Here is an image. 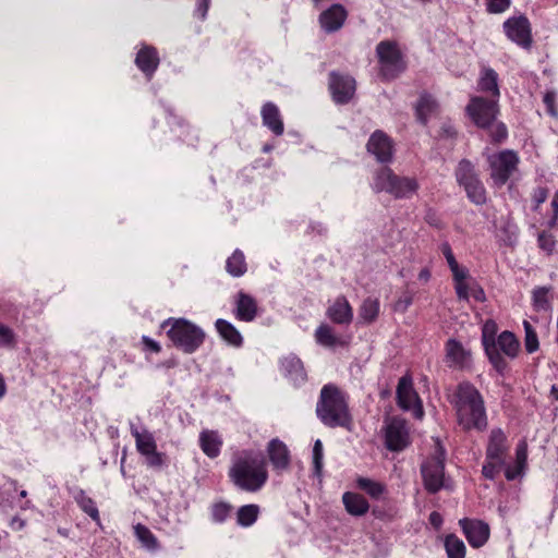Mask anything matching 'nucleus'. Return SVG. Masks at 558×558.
I'll list each match as a JSON object with an SVG mask.
<instances>
[{"mask_svg": "<svg viewBox=\"0 0 558 558\" xmlns=\"http://www.w3.org/2000/svg\"><path fill=\"white\" fill-rule=\"evenodd\" d=\"M457 421L464 430H483L487 426V416L484 400L480 391L469 383L458 386L452 400Z\"/></svg>", "mask_w": 558, "mask_h": 558, "instance_id": "nucleus-1", "label": "nucleus"}, {"mask_svg": "<svg viewBox=\"0 0 558 558\" xmlns=\"http://www.w3.org/2000/svg\"><path fill=\"white\" fill-rule=\"evenodd\" d=\"M229 476L239 489L258 492L268 480L266 461L259 454L243 452L233 460Z\"/></svg>", "mask_w": 558, "mask_h": 558, "instance_id": "nucleus-2", "label": "nucleus"}, {"mask_svg": "<svg viewBox=\"0 0 558 558\" xmlns=\"http://www.w3.org/2000/svg\"><path fill=\"white\" fill-rule=\"evenodd\" d=\"M316 413L328 427L350 428L352 423L347 398L335 385H325L322 388Z\"/></svg>", "mask_w": 558, "mask_h": 558, "instance_id": "nucleus-3", "label": "nucleus"}, {"mask_svg": "<svg viewBox=\"0 0 558 558\" xmlns=\"http://www.w3.org/2000/svg\"><path fill=\"white\" fill-rule=\"evenodd\" d=\"M161 327L168 328L167 335L173 345L187 354L195 352L205 339L203 329L185 318H168Z\"/></svg>", "mask_w": 558, "mask_h": 558, "instance_id": "nucleus-4", "label": "nucleus"}, {"mask_svg": "<svg viewBox=\"0 0 558 558\" xmlns=\"http://www.w3.org/2000/svg\"><path fill=\"white\" fill-rule=\"evenodd\" d=\"M420 184L414 177L397 175L390 168L378 169L373 177L372 189L375 193L385 192L395 198L413 197Z\"/></svg>", "mask_w": 558, "mask_h": 558, "instance_id": "nucleus-5", "label": "nucleus"}, {"mask_svg": "<svg viewBox=\"0 0 558 558\" xmlns=\"http://www.w3.org/2000/svg\"><path fill=\"white\" fill-rule=\"evenodd\" d=\"M376 54L384 77L395 78L405 70V62L396 43L380 41L376 47Z\"/></svg>", "mask_w": 558, "mask_h": 558, "instance_id": "nucleus-6", "label": "nucleus"}, {"mask_svg": "<svg viewBox=\"0 0 558 558\" xmlns=\"http://www.w3.org/2000/svg\"><path fill=\"white\" fill-rule=\"evenodd\" d=\"M490 178L498 186L506 182L517 172L519 157L513 150H502L488 157Z\"/></svg>", "mask_w": 558, "mask_h": 558, "instance_id": "nucleus-7", "label": "nucleus"}, {"mask_svg": "<svg viewBox=\"0 0 558 558\" xmlns=\"http://www.w3.org/2000/svg\"><path fill=\"white\" fill-rule=\"evenodd\" d=\"M445 450L437 444L435 454L422 464L421 472L427 492L437 493L444 486Z\"/></svg>", "mask_w": 558, "mask_h": 558, "instance_id": "nucleus-8", "label": "nucleus"}, {"mask_svg": "<svg viewBox=\"0 0 558 558\" xmlns=\"http://www.w3.org/2000/svg\"><path fill=\"white\" fill-rule=\"evenodd\" d=\"M471 120L482 129L488 128L496 120L498 113V99L472 97L466 107Z\"/></svg>", "mask_w": 558, "mask_h": 558, "instance_id": "nucleus-9", "label": "nucleus"}, {"mask_svg": "<svg viewBox=\"0 0 558 558\" xmlns=\"http://www.w3.org/2000/svg\"><path fill=\"white\" fill-rule=\"evenodd\" d=\"M497 324L493 319L486 320L482 328V342L489 362L499 374H502L506 371L508 364L505 357L501 356L497 350Z\"/></svg>", "mask_w": 558, "mask_h": 558, "instance_id": "nucleus-10", "label": "nucleus"}, {"mask_svg": "<svg viewBox=\"0 0 558 558\" xmlns=\"http://www.w3.org/2000/svg\"><path fill=\"white\" fill-rule=\"evenodd\" d=\"M386 446L391 451H401L409 445V429L404 420L391 417L386 420L385 427Z\"/></svg>", "mask_w": 558, "mask_h": 558, "instance_id": "nucleus-11", "label": "nucleus"}, {"mask_svg": "<svg viewBox=\"0 0 558 558\" xmlns=\"http://www.w3.org/2000/svg\"><path fill=\"white\" fill-rule=\"evenodd\" d=\"M398 405L405 410L412 411L417 418L423 416L422 402L413 388L412 379L409 376H402L397 386Z\"/></svg>", "mask_w": 558, "mask_h": 558, "instance_id": "nucleus-12", "label": "nucleus"}, {"mask_svg": "<svg viewBox=\"0 0 558 558\" xmlns=\"http://www.w3.org/2000/svg\"><path fill=\"white\" fill-rule=\"evenodd\" d=\"M504 31L507 37L522 48H530L532 45L531 24L527 17L521 15L510 17L504 22Z\"/></svg>", "mask_w": 558, "mask_h": 558, "instance_id": "nucleus-13", "label": "nucleus"}, {"mask_svg": "<svg viewBox=\"0 0 558 558\" xmlns=\"http://www.w3.org/2000/svg\"><path fill=\"white\" fill-rule=\"evenodd\" d=\"M367 151L375 157L378 162L388 163L393 157L392 140L383 131H375L366 145Z\"/></svg>", "mask_w": 558, "mask_h": 558, "instance_id": "nucleus-14", "label": "nucleus"}, {"mask_svg": "<svg viewBox=\"0 0 558 558\" xmlns=\"http://www.w3.org/2000/svg\"><path fill=\"white\" fill-rule=\"evenodd\" d=\"M329 88L337 104H347L355 92V81L349 75L330 73Z\"/></svg>", "mask_w": 558, "mask_h": 558, "instance_id": "nucleus-15", "label": "nucleus"}, {"mask_svg": "<svg viewBox=\"0 0 558 558\" xmlns=\"http://www.w3.org/2000/svg\"><path fill=\"white\" fill-rule=\"evenodd\" d=\"M459 523L472 547H482L487 542L489 537L488 524L483 521L469 519H462Z\"/></svg>", "mask_w": 558, "mask_h": 558, "instance_id": "nucleus-16", "label": "nucleus"}, {"mask_svg": "<svg viewBox=\"0 0 558 558\" xmlns=\"http://www.w3.org/2000/svg\"><path fill=\"white\" fill-rule=\"evenodd\" d=\"M348 17V12L341 4H332L319 15L322 28L327 33L339 31Z\"/></svg>", "mask_w": 558, "mask_h": 558, "instance_id": "nucleus-17", "label": "nucleus"}, {"mask_svg": "<svg viewBox=\"0 0 558 558\" xmlns=\"http://www.w3.org/2000/svg\"><path fill=\"white\" fill-rule=\"evenodd\" d=\"M283 376L294 386H301L306 381L307 375L302 361L290 354L280 362Z\"/></svg>", "mask_w": 558, "mask_h": 558, "instance_id": "nucleus-18", "label": "nucleus"}, {"mask_svg": "<svg viewBox=\"0 0 558 558\" xmlns=\"http://www.w3.org/2000/svg\"><path fill=\"white\" fill-rule=\"evenodd\" d=\"M471 354L461 342L449 339L446 343V363L449 367L464 368L469 365Z\"/></svg>", "mask_w": 558, "mask_h": 558, "instance_id": "nucleus-19", "label": "nucleus"}, {"mask_svg": "<svg viewBox=\"0 0 558 558\" xmlns=\"http://www.w3.org/2000/svg\"><path fill=\"white\" fill-rule=\"evenodd\" d=\"M269 460L277 472H282L289 468L290 452L286 444L275 438L267 446Z\"/></svg>", "mask_w": 558, "mask_h": 558, "instance_id": "nucleus-20", "label": "nucleus"}, {"mask_svg": "<svg viewBox=\"0 0 558 558\" xmlns=\"http://www.w3.org/2000/svg\"><path fill=\"white\" fill-rule=\"evenodd\" d=\"M264 126L270 130L275 135L283 134L284 126L279 108L274 102H266L260 110Z\"/></svg>", "mask_w": 558, "mask_h": 558, "instance_id": "nucleus-21", "label": "nucleus"}, {"mask_svg": "<svg viewBox=\"0 0 558 558\" xmlns=\"http://www.w3.org/2000/svg\"><path fill=\"white\" fill-rule=\"evenodd\" d=\"M202 451L210 459H215L220 454L222 447V438L218 432L211 429H203L198 438Z\"/></svg>", "mask_w": 558, "mask_h": 558, "instance_id": "nucleus-22", "label": "nucleus"}, {"mask_svg": "<svg viewBox=\"0 0 558 558\" xmlns=\"http://www.w3.org/2000/svg\"><path fill=\"white\" fill-rule=\"evenodd\" d=\"M135 63L137 68L150 78L159 64L157 50L150 46H143L137 52Z\"/></svg>", "mask_w": 558, "mask_h": 558, "instance_id": "nucleus-23", "label": "nucleus"}, {"mask_svg": "<svg viewBox=\"0 0 558 558\" xmlns=\"http://www.w3.org/2000/svg\"><path fill=\"white\" fill-rule=\"evenodd\" d=\"M508 450L507 437L505 433L497 428L490 432L489 441L486 450L487 459H497L505 461V454Z\"/></svg>", "mask_w": 558, "mask_h": 558, "instance_id": "nucleus-24", "label": "nucleus"}, {"mask_svg": "<svg viewBox=\"0 0 558 558\" xmlns=\"http://www.w3.org/2000/svg\"><path fill=\"white\" fill-rule=\"evenodd\" d=\"M257 314L256 301L248 294L240 292L235 301V317L239 320L252 322Z\"/></svg>", "mask_w": 558, "mask_h": 558, "instance_id": "nucleus-25", "label": "nucleus"}, {"mask_svg": "<svg viewBox=\"0 0 558 558\" xmlns=\"http://www.w3.org/2000/svg\"><path fill=\"white\" fill-rule=\"evenodd\" d=\"M329 318L336 324H349L353 318V311L344 296H339L328 308Z\"/></svg>", "mask_w": 558, "mask_h": 558, "instance_id": "nucleus-26", "label": "nucleus"}, {"mask_svg": "<svg viewBox=\"0 0 558 558\" xmlns=\"http://www.w3.org/2000/svg\"><path fill=\"white\" fill-rule=\"evenodd\" d=\"M342 502L347 512L353 517H362L369 510L367 500L357 493L345 492L342 495Z\"/></svg>", "mask_w": 558, "mask_h": 558, "instance_id": "nucleus-27", "label": "nucleus"}, {"mask_svg": "<svg viewBox=\"0 0 558 558\" xmlns=\"http://www.w3.org/2000/svg\"><path fill=\"white\" fill-rule=\"evenodd\" d=\"M130 429L135 439L136 449L142 456L153 453V451L157 449L154 435L149 430H138L133 423L130 424Z\"/></svg>", "mask_w": 558, "mask_h": 558, "instance_id": "nucleus-28", "label": "nucleus"}, {"mask_svg": "<svg viewBox=\"0 0 558 558\" xmlns=\"http://www.w3.org/2000/svg\"><path fill=\"white\" fill-rule=\"evenodd\" d=\"M498 352L509 359L517 357L520 350V342L514 333L510 331H502L496 339Z\"/></svg>", "mask_w": 558, "mask_h": 558, "instance_id": "nucleus-29", "label": "nucleus"}, {"mask_svg": "<svg viewBox=\"0 0 558 558\" xmlns=\"http://www.w3.org/2000/svg\"><path fill=\"white\" fill-rule=\"evenodd\" d=\"M478 89L489 93L494 99H499L498 74L492 68H484L478 80Z\"/></svg>", "mask_w": 558, "mask_h": 558, "instance_id": "nucleus-30", "label": "nucleus"}, {"mask_svg": "<svg viewBox=\"0 0 558 558\" xmlns=\"http://www.w3.org/2000/svg\"><path fill=\"white\" fill-rule=\"evenodd\" d=\"M216 329L220 337L230 345L241 347L243 337L240 331L228 320L219 318L216 320Z\"/></svg>", "mask_w": 558, "mask_h": 558, "instance_id": "nucleus-31", "label": "nucleus"}, {"mask_svg": "<svg viewBox=\"0 0 558 558\" xmlns=\"http://www.w3.org/2000/svg\"><path fill=\"white\" fill-rule=\"evenodd\" d=\"M456 179L459 185L464 186L480 179L475 166L468 159H462L456 169Z\"/></svg>", "mask_w": 558, "mask_h": 558, "instance_id": "nucleus-32", "label": "nucleus"}, {"mask_svg": "<svg viewBox=\"0 0 558 558\" xmlns=\"http://www.w3.org/2000/svg\"><path fill=\"white\" fill-rule=\"evenodd\" d=\"M437 104L429 95H422L415 107L416 117L420 122L425 124L428 118L436 111Z\"/></svg>", "mask_w": 558, "mask_h": 558, "instance_id": "nucleus-33", "label": "nucleus"}, {"mask_svg": "<svg viewBox=\"0 0 558 558\" xmlns=\"http://www.w3.org/2000/svg\"><path fill=\"white\" fill-rule=\"evenodd\" d=\"M226 269L232 277H241L246 271L245 256L242 251L235 250L226 262Z\"/></svg>", "mask_w": 558, "mask_h": 558, "instance_id": "nucleus-34", "label": "nucleus"}, {"mask_svg": "<svg viewBox=\"0 0 558 558\" xmlns=\"http://www.w3.org/2000/svg\"><path fill=\"white\" fill-rule=\"evenodd\" d=\"M356 487L365 492L372 498H379L386 490L384 484L368 477L360 476L356 478Z\"/></svg>", "mask_w": 558, "mask_h": 558, "instance_id": "nucleus-35", "label": "nucleus"}, {"mask_svg": "<svg viewBox=\"0 0 558 558\" xmlns=\"http://www.w3.org/2000/svg\"><path fill=\"white\" fill-rule=\"evenodd\" d=\"M379 314V301L377 299L368 298L363 301L360 312L359 318L366 324L374 322Z\"/></svg>", "mask_w": 558, "mask_h": 558, "instance_id": "nucleus-36", "label": "nucleus"}, {"mask_svg": "<svg viewBox=\"0 0 558 558\" xmlns=\"http://www.w3.org/2000/svg\"><path fill=\"white\" fill-rule=\"evenodd\" d=\"M74 499L80 506V508L88 514L94 521H99V511L96 507V504L94 500L88 497L83 489H78L75 495Z\"/></svg>", "mask_w": 558, "mask_h": 558, "instance_id": "nucleus-37", "label": "nucleus"}, {"mask_svg": "<svg viewBox=\"0 0 558 558\" xmlns=\"http://www.w3.org/2000/svg\"><path fill=\"white\" fill-rule=\"evenodd\" d=\"M463 189L472 203L482 205L486 202V190L481 179L470 182Z\"/></svg>", "mask_w": 558, "mask_h": 558, "instance_id": "nucleus-38", "label": "nucleus"}, {"mask_svg": "<svg viewBox=\"0 0 558 558\" xmlns=\"http://www.w3.org/2000/svg\"><path fill=\"white\" fill-rule=\"evenodd\" d=\"M316 342L326 348H333L340 343V339L333 333L331 327L320 325L315 331Z\"/></svg>", "mask_w": 558, "mask_h": 558, "instance_id": "nucleus-39", "label": "nucleus"}, {"mask_svg": "<svg viewBox=\"0 0 558 558\" xmlns=\"http://www.w3.org/2000/svg\"><path fill=\"white\" fill-rule=\"evenodd\" d=\"M445 548L448 558H464L465 545L462 539L451 534L445 539Z\"/></svg>", "mask_w": 558, "mask_h": 558, "instance_id": "nucleus-40", "label": "nucleus"}, {"mask_svg": "<svg viewBox=\"0 0 558 558\" xmlns=\"http://www.w3.org/2000/svg\"><path fill=\"white\" fill-rule=\"evenodd\" d=\"M134 531L137 539L143 544L145 548H147L148 550L158 549V541L149 529H147L145 525L137 524L134 527Z\"/></svg>", "mask_w": 558, "mask_h": 558, "instance_id": "nucleus-41", "label": "nucleus"}, {"mask_svg": "<svg viewBox=\"0 0 558 558\" xmlns=\"http://www.w3.org/2000/svg\"><path fill=\"white\" fill-rule=\"evenodd\" d=\"M259 508L256 505H245L238 510V523L242 526H251L257 520Z\"/></svg>", "mask_w": 558, "mask_h": 558, "instance_id": "nucleus-42", "label": "nucleus"}, {"mask_svg": "<svg viewBox=\"0 0 558 558\" xmlns=\"http://www.w3.org/2000/svg\"><path fill=\"white\" fill-rule=\"evenodd\" d=\"M523 328L525 332L524 347L527 353H534L539 348L538 338L533 326L527 322H523Z\"/></svg>", "mask_w": 558, "mask_h": 558, "instance_id": "nucleus-43", "label": "nucleus"}, {"mask_svg": "<svg viewBox=\"0 0 558 558\" xmlns=\"http://www.w3.org/2000/svg\"><path fill=\"white\" fill-rule=\"evenodd\" d=\"M547 217L546 226L549 229L558 228V192L551 197Z\"/></svg>", "mask_w": 558, "mask_h": 558, "instance_id": "nucleus-44", "label": "nucleus"}, {"mask_svg": "<svg viewBox=\"0 0 558 558\" xmlns=\"http://www.w3.org/2000/svg\"><path fill=\"white\" fill-rule=\"evenodd\" d=\"M505 461L501 460L486 458V462L483 465L482 470L483 475L489 480L495 478L496 474L500 471Z\"/></svg>", "mask_w": 558, "mask_h": 558, "instance_id": "nucleus-45", "label": "nucleus"}, {"mask_svg": "<svg viewBox=\"0 0 558 558\" xmlns=\"http://www.w3.org/2000/svg\"><path fill=\"white\" fill-rule=\"evenodd\" d=\"M537 243L539 248L547 253H551L555 248L556 240L551 233L547 231H542L538 233Z\"/></svg>", "mask_w": 558, "mask_h": 558, "instance_id": "nucleus-46", "label": "nucleus"}, {"mask_svg": "<svg viewBox=\"0 0 558 558\" xmlns=\"http://www.w3.org/2000/svg\"><path fill=\"white\" fill-rule=\"evenodd\" d=\"M487 129H489V134L494 142H502L508 136L507 128L501 122L494 121Z\"/></svg>", "mask_w": 558, "mask_h": 558, "instance_id": "nucleus-47", "label": "nucleus"}, {"mask_svg": "<svg viewBox=\"0 0 558 558\" xmlns=\"http://www.w3.org/2000/svg\"><path fill=\"white\" fill-rule=\"evenodd\" d=\"M547 294H548V290L545 288H538V289L534 290L533 302H534V306L538 311L548 308L549 303H548Z\"/></svg>", "mask_w": 558, "mask_h": 558, "instance_id": "nucleus-48", "label": "nucleus"}, {"mask_svg": "<svg viewBox=\"0 0 558 558\" xmlns=\"http://www.w3.org/2000/svg\"><path fill=\"white\" fill-rule=\"evenodd\" d=\"M323 444L319 439H317L313 447V464L314 472L316 475H319L323 469Z\"/></svg>", "mask_w": 558, "mask_h": 558, "instance_id": "nucleus-49", "label": "nucleus"}, {"mask_svg": "<svg viewBox=\"0 0 558 558\" xmlns=\"http://www.w3.org/2000/svg\"><path fill=\"white\" fill-rule=\"evenodd\" d=\"M230 506L223 502L216 504L211 509L213 520L217 523H222L230 513Z\"/></svg>", "mask_w": 558, "mask_h": 558, "instance_id": "nucleus-50", "label": "nucleus"}, {"mask_svg": "<svg viewBox=\"0 0 558 558\" xmlns=\"http://www.w3.org/2000/svg\"><path fill=\"white\" fill-rule=\"evenodd\" d=\"M413 303V295L411 292L405 291L402 293L399 299L393 304V310L396 312L404 313Z\"/></svg>", "mask_w": 558, "mask_h": 558, "instance_id": "nucleus-51", "label": "nucleus"}, {"mask_svg": "<svg viewBox=\"0 0 558 558\" xmlns=\"http://www.w3.org/2000/svg\"><path fill=\"white\" fill-rule=\"evenodd\" d=\"M527 460V444L525 440H521L515 449V464L519 468L525 469Z\"/></svg>", "mask_w": 558, "mask_h": 558, "instance_id": "nucleus-52", "label": "nucleus"}, {"mask_svg": "<svg viewBox=\"0 0 558 558\" xmlns=\"http://www.w3.org/2000/svg\"><path fill=\"white\" fill-rule=\"evenodd\" d=\"M548 190L543 186L534 189L532 193L533 210L537 211L539 206L547 199Z\"/></svg>", "mask_w": 558, "mask_h": 558, "instance_id": "nucleus-53", "label": "nucleus"}, {"mask_svg": "<svg viewBox=\"0 0 558 558\" xmlns=\"http://www.w3.org/2000/svg\"><path fill=\"white\" fill-rule=\"evenodd\" d=\"M486 7L489 13H502L510 7V0H486Z\"/></svg>", "mask_w": 558, "mask_h": 558, "instance_id": "nucleus-54", "label": "nucleus"}, {"mask_svg": "<svg viewBox=\"0 0 558 558\" xmlns=\"http://www.w3.org/2000/svg\"><path fill=\"white\" fill-rule=\"evenodd\" d=\"M146 458V463L150 468H161L165 464V454L158 452L157 449L153 453L143 454Z\"/></svg>", "mask_w": 558, "mask_h": 558, "instance_id": "nucleus-55", "label": "nucleus"}, {"mask_svg": "<svg viewBox=\"0 0 558 558\" xmlns=\"http://www.w3.org/2000/svg\"><path fill=\"white\" fill-rule=\"evenodd\" d=\"M449 268L452 272L454 283L463 282L469 279V270L464 267H461L458 263L450 266Z\"/></svg>", "mask_w": 558, "mask_h": 558, "instance_id": "nucleus-56", "label": "nucleus"}, {"mask_svg": "<svg viewBox=\"0 0 558 558\" xmlns=\"http://www.w3.org/2000/svg\"><path fill=\"white\" fill-rule=\"evenodd\" d=\"M454 289L459 300H469L472 289V281L465 280L463 282L454 283Z\"/></svg>", "mask_w": 558, "mask_h": 558, "instance_id": "nucleus-57", "label": "nucleus"}, {"mask_svg": "<svg viewBox=\"0 0 558 558\" xmlns=\"http://www.w3.org/2000/svg\"><path fill=\"white\" fill-rule=\"evenodd\" d=\"M14 342V333L11 328L0 324V345L5 347Z\"/></svg>", "mask_w": 558, "mask_h": 558, "instance_id": "nucleus-58", "label": "nucleus"}, {"mask_svg": "<svg viewBox=\"0 0 558 558\" xmlns=\"http://www.w3.org/2000/svg\"><path fill=\"white\" fill-rule=\"evenodd\" d=\"M555 102H556V94L554 92H547L544 96V104L547 108L548 113L553 117L557 116Z\"/></svg>", "mask_w": 558, "mask_h": 558, "instance_id": "nucleus-59", "label": "nucleus"}, {"mask_svg": "<svg viewBox=\"0 0 558 558\" xmlns=\"http://www.w3.org/2000/svg\"><path fill=\"white\" fill-rule=\"evenodd\" d=\"M523 472H524V469L519 468V465L514 463L513 465L507 466L505 475L508 481H513L517 477L521 476L523 474Z\"/></svg>", "mask_w": 558, "mask_h": 558, "instance_id": "nucleus-60", "label": "nucleus"}, {"mask_svg": "<svg viewBox=\"0 0 558 558\" xmlns=\"http://www.w3.org/2000/svg\"><path fill=\"white\" fill-rule=\"evenodd\" d=\"M440 251L444 254L449 267L458 263L448 242H444L440 245Z\"/></svg>", "mask_w": 558, "mask_h": 558, "instance_id": "nucleus-61", "label": "nucleus"}, {"mask_svg": "<svg viewBox=\"0 0 558 558\" xmlns=\"http://www.w3.org/2000/svg\"><path fill=\"white\" fill-rule=\"evenodd\" d=\"M470 296H472L477 302H484L486 300L484 290L473 280Z\"/></svg>", "mask_w": 558, "mask_h": 558, "instance_id": "nucleus-62", "label": "nucleus"}, {"mask_svg": "<svg viewBox=\"0 0 558 558\" xmlns=\"http://www.w3.org/2000/svg\"><path fill=\"white\" fill-rule=\"evenodd\" d=\"M210 0H198L195 13L201 17L205 19L209 9Z\"/></svg>", "mask_w": 558, "mask_h": 558, "instance_id": "nucleus-63", "label": "nucleus"}, {"mask_svg": "<svg viewBox=\"0 0 558 558\" xmlns=\"http://www.w3.org/2000/svg\"><path fill=\"white\" fill-rule=\"evenodd\" d=\"M142 341H143L144 345L146 347V349H148L153 352H156V353L160 352V350H161L160 344L157 341L153 340L151 338H149L147 336H143Z\"/></svg>", "mask_w": 558, "mask_h": 558, "instance_id": "nucleus-64", "label": "nucleus"}]
</instances>
